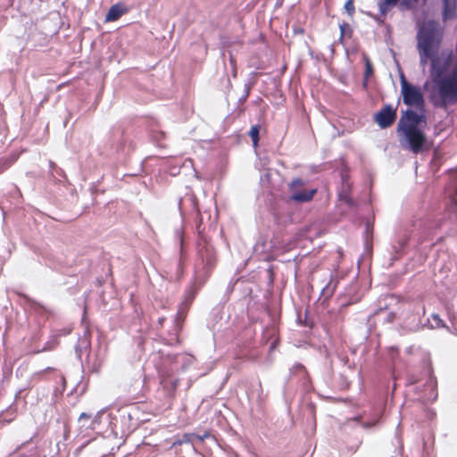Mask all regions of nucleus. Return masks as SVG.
Here are the masks:
<instances>
[{
	"label": "nucleus",
	"instance_id": "nucleus-28",
	"mask_svg": "<svg viewBox=\"0 0 457 457\" xmlns=\"http://www.w3.org/2000/svg\"><path fill=\"white\" fill-rule=\"evenodd\" d=\"M62 383L63 384V386H65L66 380L64 377H62Z\"/></svg>",
	"mask_w": 457,
	"mask_h": 457
},
{
	"label": "nucleus",
	"instance_id": "nucleus-20",
	"mask_svg": "<svg viewBox=\"0 0 457 457\" xmlns=\"http://www.w3.org/2000/svg\"><path fill=\"white\" fill-rule=\"evenodd\" d=\"M293 370L294 372H303V373H305V368L303 365L300 364V363H297L295 364L294 367H293Z\"/></svg>",
	"mask_w": 457,
	"mask_h": 457
},
{
	"label": "nucleus",
	"instance_id": "nucleus-19",
	"mask_svg": "<svg viewBox=\"0 0 457 457\" xmlns=\"http://www.w3.org/2000/svg\"><path fill=\"white\" fill-rule=\"evenodd\" d=\"M11 163L8 161L0 162V174L10 167Z\"/></svg>",
	"mask_w": 457,
	"mask_h": 457
},
{
	"label": "nucleus",
	"instance_id": "nucleus-4",
	"mask_svg": "<svg viewBox=\"0 0 457 457\" xmlns=\"http://www.w3.org/2000/svg\"><path fill=\"white\" fill-rule=\"evenodd\" d=\"M396 119V109H394L390 104L385 105L374 116L375 122L381 129L389 128Z\"/></svg>",
	"mask_w": 457,
	"mask_h": 457
},
{
	"label": "nucleus",
	"instance_id": "nucleus-9",
	"mask_svg": "<svg viewBox=\"0 0 457 457\" xmlns=\"http://www.w3.org/2000/svg\"><path fill=\"white\" fill-rule=\"evenodd\" d=\"M456 11L455 7L452 5L448 0H444V12H443V19L444 21L452 20L455 18Z\"/></svg>",
	"mask_w": 457,
	"mask_h": 457
},
{
	"label": "nucleus",
	"instance_id": "nucleus-23",
	"mask_svg": "<svg viewBox=\"0 0 457 457\" xmlns=\"http://www.w3.org/2000/svg\"><path fill=\"white\" fill-rule=\"evenodd\" d=\"M90 418V415L85 413V412H82L79 416V420H82L84 419H89Z\"/></svg>",
	"mask_w": 457,
	"mask_h": 457
},
{
	"label": "nucleus",
	"instance_id": "nucleus-13",
	"mask_svg": "<svg viewBox=\"0 0 457 457\" xmlns=\"http://www.w3.org/2000/svg\"><path fill=\"white\" fill-rule=\"evenodd\" d=\"M363 60L365 63L364 78L365 79H368V78L373 74V67L370 60L367 55L363 54Z\"/></svg>",
	"mask_w": 457,
	"mask_h": 457
},
{
	"label": "nucleus",
	"instance_id": "nucleus-15",
	"mask_svg": "<svg viewBox=\"0 0 457 457\" xmlns=\"http://www.w3.org/2000/svg\"><path fill=\"white\" fill-rule=\"evenodd\" d=\"M432 320L435 324H432V328L445 327V323L438 314H432Z\"/></svg>",
	"mask_w": 457,
	"mask_h": 457
},
{
	"label": "nucleus",
	"instance_id": "nucleus-17",
	"mask_svg": "<svg viewBox=\"0 0 457 457\" xmlns=\"http://www.w3.org/2000/svg\"><path fill=\"white\" fill-rule=\"evenodd\" d=\"M379 420V417H377V418H374L372 419L370 421H364L361 423V426L364 428H373Z\"/></svg>",
	"mask_w": 457,
	"mask_h": 457
},
{
	"label": "nucleus",
	"instance_id": "nucleus-8",
	"mask_svg": "<svg viewBox=\"0 0 457 457\" xmlns=\"http://www.w3.org/2000/svg\"><path fill=\"white\" fill-rule=\"evenodd\" d=\"M339 199L341 201H344L348 206L353 207L355 205V203L353 199L349 195V185L344 184L342 187L341 191L338 194Z\"/></svg>",
	"mask_w": 457,
	"mask_h": 457
},
{
	"label": "nucleus",
	"instance_id": "nucleus-3",
	"mask_svg": "<svg viewBox=\"0 0 457 457\" xmlns=\"http://www.w3.org/2000/svg\"><path fill=\"white\" fill-rule=\"evenodd\" d=\"M418 2L419 0H380L378 8L380 14L386 16V14L397 4L401 11H408L414 9Z\"/></svg>",
	"mask_w": 457,
	"mask_h": 457
},
{
	"label": "nucleus",
	"instance_id": "nucleus-11",
	"mask_svg": "<svg viewBox=\"0 0 457 457\" xmlns=\"http://www.w3.org/2000/svg\"><path fill=\"white\" fill-rule=\"evenodd\" d=\"M71 328H64V329L60 330L58 332V334L56 336H54V338L47 343V345L44 347V350L53 349L54 347V345L57 344L55 337L69 335L71 333Z\"/></svg>",
	"mask_w": 457,
	"mask_h": 457
},
{
	"label": "nucleus",
	"instance_id": "nucleus-24",
	"mask_svg": "<svg viewBox=\"0 0 457 457\" xmlns=\"http://www.w3.org/2000/svg\"><path fill=\"white\" fill-rule=\"evenodd\" d=\"M390 351L392 352V358H394L395 356V352L396 353V349H395L394 347H391Z\"/></svg>",
	"mask_w": 457,
	"mask_h": 457
},
{
	"label": "nucleus",
	"instance_id": "nucleus-30",
	"mask_svg": "<svg viewBox=\"0 0 457 457\" xmlns=\"http://www.w3.org/2000/svg\"><path fill=\"white\" fill-rule=\"evenodd\" d=\"M163 321V318L159 319V322L162 323Z\"/></svg>",
	"mask_w": 457,
	"mask_h": 457
},
{
	"label": "nucleus",
	"instance_id": "nucleus-26",
	"mask_svg": "<svg viewBox=\"0 0 457 457\" xmlns=\"http://www.w3.org/2000/svg\"><path fill=\"white\" fill-rule=\"evenodd\" d=\"M40 309H44V308H43L42 306H40V305H37V306L35 307V310H36V311H39Z\"/></svg>",
	"mask_w": 457,
	"mask_h": 457
},
{
	"label": "nucleus",
	"instance_id": "nucleus-7",
	"mask_svg": "<svg viewBox=\"0 0 457 457\" xmlns=\"http://www.w3.org/2000/svg\"><path fill=\"white\" fill-rule=\"evenodd\" d=\"M124 12L125 10L122 6H120V4H114L111 6V8L109 9L105 16V21H117Z\"/></svg>",
	"mask_w": 457,
	"mask_h": 457
},
{
	"label": "nucleus",
	"instance_id": "nucleus-25",
	"mask_svg": "<svg viewBox=\"0 0 457 457\" xmlns=\"http://www.w3.org/2000/svg\"><path fill=\"white\" fill-rule=\"evenodd\" d=\"M344 27H345V25L340 26L341 36H343V34H344Z\"/></svg>",
	"mask_w": 457,
	"mask_h": 457
},
{
	"label": "nucleus",
	"instance_id": "nucleus-12",
	"mask_svg": "<svg viewBox=\"0 0 457 457\" xmlns=\"http://www.w3.org/2000/svg\"><path fill=\"white\" fill-rule=\"evenodd\" d=\"M260 126L254 125L249 131V136L252 138L254 146H257L259 141Z\"/></svg>",
	"mask_w": 457,
	"mask_h": 457
},
{
	"label": "nucleus",
	"instance_id": "nucleus-2",
	"mask_svg": "<svg viewBox=\"0 0 457 457\" xmlns=\"http://www.w3.org/2000/svg\"><path fill=\"white\" fill-rule=\"evenodd\" d=\"M305 181L297 178L291 181L289 184V190L291 193L290 199L296 203H305L311 201L317 192V189L313 188L306 190L304 188Z\"/></svg>",
	"mask_w": 457,
	"mask_h": 457
},
{
	"label": "nucleus",
	"instance_id": "nucleus-6",
	"mask_svg": "<svg viewBox=\"0 0 457 457\" xmlns=\"http://www.w3.org/2000/svg\"><path fill=\"white\" fill-rule=\"evenodd\" d=\"M90 348V338L87 330L84 332L83 337H79L78 340V344L75 346V353L79 359H81V356L84 353H88Z\"/></svg>",
	"mask_w": 457,
	"mask_h": 457
},
{
	"label": "nucleus",
	"instance_id": "nucleus-5",
	"mask_svg": "<svg viewBox=\"0 0 457 457\" xmlns=\"http://www.w3.org/2000/svg\"><path fill=\"white\" fill-rule=\"evenodd\" d=\"M198 255L204 266L210 268L214 265L215 253L212 247L199 245Z\"/></svg>",
	"mask_w": 457,
	"mask_h": 457
},
{
	"label": "nucleus",
	"instance_id": "nucleus-1",
	"mask_svg": "<svg viewBox=\"0 0 457 457\" xmlns=\"http://www.w3.org/2000/svg\"><path fill=\"white\" fill-rule=\"evenodd\" d=\"M401 94L403 104L416 110H402L397 124L399 143L404 150L418 154L428 148V138L423 131L427 126L424 96L420 87L409 83L403 74Z\"/></svg>",
	"mask_w": 457,
	"mask_h": 457
},
{
	"label": "nucleus",
	"instance_id": "nucleus-16",
	"mask_svg": "<svg viewBox=\"0 0 457 457\" xmlns=\"http://www.w3.org/2000/svg\"><path fill=\"white\" fill-rule=\"evenodd\" d=\"M345 9L347 12V13L352 16L355 11L353 0H347L345 4Z\"/></svg>",
	"mask_w": 457,
	"mask_h": 457
},
{
	"label": "nucleus",
	"instance_id": "nucleus-21",
	"mask_svg": "<svg viewBox=\"0 0 457 457\" xmlns=\"http://www.w3.org/2000/svg\"><path fill=\"white\" fill-rule=\"evenodd\" d=\"M210 436V434L209 433H204V435L200 436V435H197V438H196V442L197 443H202L205 438L209 437Z\"/></svg>",
	"mask_w": 457,
	"mask_h": 457
},
{
	"label": "nucleus",
	"instance_id": "nucleus-29",
	"mask_svg": "<svg viewBox=\"0 0 457 457\" xmlns=\"http://www.w3.org/2000/svg\"><path fill=\"white\" fill-rule=\"evenodd\" d=\"M401 245L403 246L406 244V240L400 242Z\"/></svg>",
	"mask_w": 457,
	"mask_h": 457
},
{
	"label": "nucleus",
	"instance_id": "nucleus-14",
	"mask_svg": "<svg viewBox=\"0 0 457 457\" xmlns=\"http://www.w3.org/2000/svg\"><path fill=\"white\" fill-rule=\"evenodd\" d=\"M196 438H197V434H185L183 436H182V439L180 441V443H185V444H192L193 445L195 444H196Z\"/></svg>",
	"mask_w": 457,
	"mask_h": 457
},
{
	"label": "nucleus",
	"instance_id": "nucleus-18",
	"mask_svg": "<svg viewBox=\"0 0 457 457\" xmlns=\"http://www.w3.org/2000/svg\"><path fill=\"white\" fill-rule=\"evenodd\" d=\"M427 386L431 389V391H434L436 387V382L433 377H430L427 382Z\"/></svg>",
	"mask_w": 457,
	"mask_h": 457
},
{
	"label": "nucleus",
	"instance_id": "nucleus-27",
	"mask_svg": "<svg viewBox=\"0 0 457 457\" xmlns=\"http://www.w3.org/2000/svg\"><path fill=\"white\" fill-rule=\"evenodd\" d=\"M436 395H436V394H435V395H434V396H429V397H428V399L435 400V399L436 398Z\"/></svg>",
	"mask_w": 457,
	"mask_h": 457
},
{
	"label": "nucleus",
	"instance_id": "nucleus-10",
	"mask_svg": "<svg viewBox=\"0 0 457 457\" xmlns=\"http://www.w3.org/2000/svg\"><path fill=\"white\" fill-rule=\"evenodd\" d=\"M195 295V291L193 288H190L187 292L185 301L182 303V307L180 308V310L178 312V314H177L179 318H180L181 316L184 315V307L185 308L187 307V305L193 301Z\"/></svg>",
	"mask_w": 457,
	"mask_h": 457
},
{
	"label": "nucleus",
	"instance_id": "nucleus-22",
	"mask_svg": "<svg viewBox=\"0 0 457 457\" xmlns=\"http://www.w3.org/2000/svg\"><path fill=\"white\" fill-rule=\"evenodd\" d=\"M50 167H51L52 169L56 170V173H57L58 175H61V174L62 173V170L61 169H57V168H56V166H55V164H54L53 162H50Z\"/></svg>",
	"mask_w": 457,
	"mask_h": 457
}]
</instances>
